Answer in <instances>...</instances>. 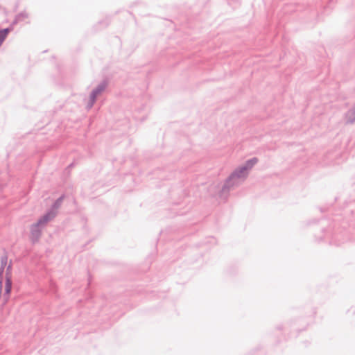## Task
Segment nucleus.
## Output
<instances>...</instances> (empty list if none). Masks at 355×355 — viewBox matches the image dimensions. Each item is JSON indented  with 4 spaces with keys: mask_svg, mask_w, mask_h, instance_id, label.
<instances>
[{
    "mask_svg": "<svg viewBox=\"0 0 355 355\" xmlns=\"http://www.w3.org/2000/svg\"><path fill=\"white\" fill-rule=\"evenodd\" d=\"M10 31V30L9 28L0 30V46L3 43V42L4 41Z\"/></svg>",
    "mask_w": 355,
    "mask_h": 355,
    "instance_id": "obj_3",
    "label": "nucleus"
},
{
    "mask_svg": "<svg viewBox=\"0 0 355 355\" xmlns=\"http://www.w3.org/2000/svg\"><path fill=\"white\" fill-rule=\"evenodd\" d=\"M54 216V214H52V213H48L47 214H46L45 216H44L42 218H40L37 223L35 224L34 225V227H37L40 225H43L44 223H46L47 221H49V220H51V218H53Z\"/></svg>",
    "mask_w": 355,
    "mask_h": 355,
    "instance_id": "obj_2",
    "label": "nucleus"
},
{
    "mask_svg": "<svg viewBox=\"0 0 355 355\" xmlns=\"http://www.w3.org/2000/svg\"><path fill=\"white\" fill-rule=\"evenodd\" d=\"M258 162L257 158H252L248 160L243 166L238 168L234 173V175L237 178H241L247 174V171L252 168Z\"/></svg>",
    "mask_w": 355,
    "mask_h": 355,
    "instance_id": "obj_1",
    "label": "nucleus"
},
{
    "mask_svg": "<svg viewBox=\"0 0 355 355\" xmlns=\"http://www.w3.org/2000/svg\"><path fill=\"white\" fill-rule=\"evenodd\" d=\"M101 92V89H96L94 90L92 94H91V103L90 107L93 105L94 102L95 101V98L96 96Z\"/></svg>",
    "mask_w": 355,
    "mask_h": 355,
    "instance_id": "obj_4",
    "label": "nucleus"
}]
</instances>
